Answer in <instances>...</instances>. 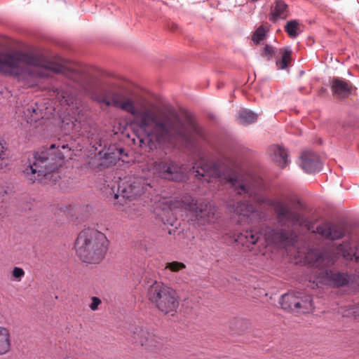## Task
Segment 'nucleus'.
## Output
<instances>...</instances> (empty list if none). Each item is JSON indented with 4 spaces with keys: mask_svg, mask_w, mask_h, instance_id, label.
<instances>
[{
    "mask_svg": "<svg viewBox=\"0 0 359 359\" xmlns=\"http://www.w3.org/2000/svg\"><path fill=\"white\" fill-rule=\"evenodd\" d=\"M194 211L196 218L203 219L204 222H210L214 216V208L207 201L196 205Z\"/></svg>",
    "mask_w": 359,
    "mask_h": 359,
    "instance_id": "nucleus-23",
    "label": "nucleus"
},
{
    "mask_svg": "<svg viewBox=\"0 0 359 359\" xmlns=\"http://www.w3.org/2000/svg\"><path fill=\"white\" fill-rule=\"evenodd\" d=\"M109 241L103 233L86 229L79 234L75 249L81 260L88 264H99L104 257Z\"/></svg>",
    "mask_w": 359,
    "mask_h": 359,
    "instance_id": "nucleus-4",
    "label": "nucleus"
},
{
    "mask_svg": "<svg viewBox=\"0 0 359 359\" xmlns=\"http://www.w3.org/2000/svg\"><path fill=\"white\" fill-rule=\"evenodd\" d=\"M140 164L138 165L137 175L129 177L128 179L119 185L118 189L123 198L133 199L141 196L148 189L152 187L151 179H146L141 176Z\"/></svg>",
    "mask_w": 359,
    "mask_h": 359,
    "instance_id": "nucleus-10",
    "label": "nucleus"
},
{
    "mask_svg": "<svg viewBox=\"0 0 359 359\" xmlns=\"http://www.w3.org/2000/svg\"><path fill=\"white\" fill-rule=\"evenodd\" d=\"M288 13L287 5L283 0H277L271 8L270 20L285 19L287 17Z\"/></svg>",
    "mask_w": 359,
    "mask_h": 359,
    "instance_id": "nucleus-25",
    "label": "nucleus"
},
{
    "mask_svg": "<svg viewBox=\"0 0 359 359\" xmlns=\"http://www.w3.org/2000/svg\"><path fill=\"white\" fill-rule=\"evenodd\" d=\"M316 231L318 234L326 238L336 240L341 238L344 232L341 227L337 226H330L327 224H323L317 227Z\"/></svg>",
    "mask_w": 359,
    "mask_h": 359,
    "instance_id": "nucleus-19",
    "label": "nucleus"
},
{
    "mask_svg": "<svg viewBox=\"0 0 359 359\" xmlns=\"http://www.w3.org/2000/svg\"><path fill=\"white\" fill-rule=\"evenodd\" d=\"M196 177L208 182H218L229 184L238 195H245L258 204H266L273 208L276 219L281 228L267 227L263 235L268 244L285 246L292 243L296 233L292 229L294 226L304 224V216L295 210V200L290 196H282L273 200L266 198L261 192V182L255 185L252 182L238 180L236 173L225 165H218L201 158L192 168Z\"/></svg>",
    "mask_w": 359,
    "mask_h": 359,
    "instance_id": "nucleus-1",
    "label": "nucleus"
},
{
    "mask_svg": "<svg viewBox=\"0 0 359 359\" xmlns=\"http://www.w3.org/2000/svg\"><path fill=\"white\" fill-rule=\"evenodd\" d=\"M197 205L196 201L189 195L183 196L180 201H175L173 203L170 205V209H172V205L175 208H181L188 210L189 211H194Z\"/></svg>",
    "mask_w": 359,
    "mask_h": 359,
    "instance_id": "nucleus-26",
    "label": "nucleus"
},
{
    "mask_svg": "<svg viewBox=\"0 0 359 359\" xmlns=\"http://www.w3.org/2000/svg\"><path fill=\"white\" fill-rule=\"evenodd\" d=\"M331 90L335 98L347 97L353 91L352 84L344 79L334 78L331 81Z\"/></svg>",
    "mask_w": 359,
    "mask_h": 359,
    "instance_id": "nucleus-14",
    "label": "nucleus"
},
{
    "mask_svg": "<svg viewBox=\"0 0 359 359\" xmlns=\"http://www.w3.org/2000/svg\"><path fill=\"white\" fill-rule=\"evenodd\" d=\"M301 167L307 173L318 172L322 168L319 156L312 151H305L301 156Z\"/></svg>",
    "mask_w": 359,
    "mask_h": 359,
    "instance_id": "nucleus-13",
    "label": "nucleus"
},
{
    "mask_svg": "<svg viewBox=\"0 0 359 359\" xmlns=\"http://www.w3.org/2000/svg\"><path fill=\"white\" fill-rule=\"evenodd\" d=\"M79 123H78L77 120L75 119L72 121L71 123L68 122L67 120L62 121V128L68 131L76 130L77 131V128H79Z\"/></svg>",
    "mask_w": 359,
    "mask_h": 359,
    "instance_id": "nucleus-34",
    "label": "nucleus"
},
{
    "mask_svg": "<svg viewBox=\"0 0 359 359\" xmlns=\"http://www.w3.org/2000/svg\"><path fill=\"white\" fill-rule=\"evenodd\" d=\"M257 114L248 109L241 110L238 116V121L243 126L252 124L257 120Z\"/></svg>",
    "mask_w": 359,
    "mask_h": 359,
    "instance_id": "nucleus-27",
    "label": "nucleus"
},
{
    "mask_svg": "<svg viewBox=\"0 0 359 359\" xmlns=\"http://www.w3.org/2000/svg\"><path fill=\"white\" fill-rule=\"evenodd\" d=\"M269 30V29L267 25H262L253 33L252 40L257 44L259 43L265 39Z\"/></svg>",
    "mask_w": 359,
    "mask_h": 359,
    "instance_id": "nucleus-29",
    "label": "nucleus"
},
{
    "mask_svg": "<svg viewBox=\"0 0 359 359\" xmlns=\"http://www.w3.org/2000/svg\"><path fill=\"white\" fill-rule=\"evenodd\" d=\"M278 53L281 55V59L276 60V65L279 69H285L291 61L292 50L289 48H280Z\"/></svg>",
    "mask_w": 359,
    "mask_h": 359,
    "instance_id": "nucleus-28",
    "label": "nucleus"
},
{
    "mask_svg": "<svg viewBox=\"0 0 359 359\" xmlns=\"http://www.w3.org/2000/svg\"><path fill=\"white\" fill-rule=\"evenodd\" d=\"M12 336L9 328L0 326V355L8 353L11 349Z\"/></svg>",
    "mask_w": 359,
    "mask_h": 359,
    "instance_id": "nucleus-24",
    "label": "nucleus"
},
{
    "mask_svg": "<svg viewBox=\"0 0 359 359\" xmlns=\"http://www.w3.org/2000/svg\"><path fill=\"white\" fill-rule=\"evenodd\" d=\"M185 268L186 265L184 263L177 261L168 262L165 266V269H169L172 272H178L182 269H184Z\"/></svg>",
    "mask_w": 359,
    "mask_h": 359,
    "instance_id": "nucleus-32",
    "label": "nucleus"
},
{
    "mask_svg": "<svg viewBox=\"0 0 359 359\" xmlns=\"http://www.w3.org/2000/svg\"><path fill=\"white\" fill-rule=\"evenodd\" d=\"M62 148L65 149L67 148V145L64 144L62 146Z\"/></svg>",
    "mask_w": 359,
    "mask_h": 359,
    "instance_id": "nucleus-38",
    "label": "nucleus"
},
{
    "mask_svg": "<svg viewBox=\"0 0 359 359\" xmlns=\"http://www.w3.org/2000/svg\"><path fill=\"white\" fill-rule=\"evenodd\" d=\"M149 302L161 313L173 316L180 305L177 292L163 283L154 281L147 292Z\"/></svg>",
    "mask_w": 359,
    "mask_h": 359,
    "instance_id": "nucleus-7",
    "label": "nucleus"
},
{
    "mask_svg": "<svg viewBox=\"0 0 359 359\" xmlns=\"http://www.w3.org/2000/svg\"><path fill=\"white\" fill-rule=\"evenodd\" d=\"M299 22L297 20H290L287 22L285 26V31L287 32L288 36L292 39H294L297 36Z\"/></svg>",
    "mask_w": 359,
    "mask_h": 359,
    "instance_id": "nucleus-31",
    "label": "nucleus"
},
{
    "mask_svg": "<svg viewBox=\"0 0 359 359\" xmlns=\"http://www.w3.org/2000/svg\"><path fill=\"white\" fill-rule=\"evenodd\" d=\"M22 114L24 119L30 124L36 123L44 117L43 109L40 108L36 102H31L25 106Z\"/></svg>",
    "mask_w": 359,
    "mask_h": 359,
    "instance_id": "nucleus-17",
    "label": "nucleus"
},
{
    "mask_svg": "<svg viewBox=\"0 0 359 359\" xmlns=\"http://www.w3.org/2000/svg\"><path fill=\"white\" fill-rule=\"evenodd\" d=\"M8 153L6 142L0 140V170L5 168L8 164Z\"/></svg>",
    "mask_w": 359,
    "mask_h": 359,
    "instance_id": "nucleus-30",
    "label": "nucleus"
},
{
    "mask_svg": "<svg viewBox=\"0 0 359 359\" xmlns=\"http://www.w3.org/2000/svg\"><path fill=\"white\" fill-rule=\"evenodd\" d=\"M232 209L233 212L241 219H249L252 221L254 218H257L259 216V212L249 201H241L236 206L233 205Z\"/></svg>",
    "mask_w": 359,
    "mask_h": 359,
    "instance_id": "nucleus-15",
    "label": "nucleus"
},
{
    "mask_svg": "<svg viewBox=\"0 0 359 359\" xmlns=\"http://www.w3.org/2000/svg\"><path fill=\"white\" fill-rule=\"evenodd\" d=\"M64 154L59 149V146L51 144L49 147H42L33 153L30 165L24 171L27 180L33 184L42 177L54 172L62 165Z\"/></svg>",
    "mask_w": 359,
    "mask_h": 359,
    "instance_id": "nucleus-5",
    "label": "nucleus"
},
{
    "mask_svg": "<svg viewBox=\"0 0 359 359\" xmlns=\"http://www.w3.org/2000/svg\"><path fill=\"white\" fill-rule=\"evenodd\" d=\"M132 341L150 351H154L161 346L160 338L141 326H137L133 329Z\"/></svg>",
    "mask_w": 359,
    "mask_h": 359,
    "instance_id": "nucleus-12",
    "label": "nucleus"
},
{
    "mask_svg": "<svg viewBox=\"0 0 359 359\" xmlns=\"http://www.w3.org/2000/svg\"><path fill=\"white\" fill-rule=\"evenodd\" d=\"M352 315L354 318L359 320V304L355 305L348 310V313L345 316Z\"/></svg>",
    "mask_w": 359,
    "mask_h": 359,
    "instance_id": "nucleus-36",
    "label": "nucleus"
},
{
    "mask_svg": "<svg viewBox=\"0 0 359 359\" xmlns=\"http://www.w3.org/2000/svg\"><path fill=\"white\" fill-rule=\"evenodd\" d=\"M140 164L138 165L137 175L129 177L128 179L119 185L118 189L123 198L133 199L141 196L148 189L152 187L151 179H146L141 176Z\"/></svg>",
    "mask_w": 359,
    "mask_h": 359,
    "instance_id": "nucleus-9",
    "label": "nucleus"
},
{
    "mask_svg": "<svg viewBox=\"0 0 359 359\" xmlns=\"http://www.w3.org/2000/svg\"><path fill=\"white\" fill-rule=\"evenodd\" d=\"M92 302L90 305V308L92 311H95L97 309L98 306L101 304V300L97 297H92Z\"/></svg>",
    "mask_w": 359,
    "mask_h": 359,
    "instance_id": "nucleus-37",
    "label": "nucleus"
},
{
    "mask_svg": "<svg viewBox=\"0 0 359 359\" xmlns=\"http://www.w3.org/2000/svg\"><path fill=\"white\" fill-rule=\"evenodd\" d=\"M308 262L312 266L323 268L334 264V259L327 252H312L306 257Z\"/></svg>",
    "mask_w": 359,
    "mask_h": 359,
    "instance_id": "nucleus-18",
    "label": "nucleus"
},
{
    "mask_svg": "<svg viewBox=\"0 0 359 359\" xmlns=\"http://www.w3.org/2000/svg\"><path fill=\"white\" fill-rule=\"evenodd\" d=\"M270 155L273 161L283 168L288 164L287 152L282 147L273 145L270 148Z\"/></svg>",
    "mask_w": 359,
    "mask_h": 359,
    "instance_id": "nucleus-22",
    "label": "nucleus"
},
{
    "mask_svg": "<svg viewBox=\"0 0 359 359\" xmlns=\"http://www.w3.org/2000/svg\"><path fill=\"white\" fill-rule=\"evenodd\" d=\"M25 271L20 267H14L12 271V276L17 280L20 281L21 279L25 276Z\"/></svg>",
    "mask_w": 359,
    "mask_h": 359,
    "instance_id": "nucleus-35",
    "label": "nucleus"
},
{
    "mask_svg": "<svg viewBox=\"0 0 359 359\" xmlns=\"http://www.w3.org/2000/svg\"><path fill=\"white\" fill-rule=\"evenodd\" d=\"M0 72L8 75L28 77H50L53 74H62L79 82L81 75L78 70L66 65L45 60L32 53L15 51L0 53Z\"/></svg>",
    "mask_w": 359,
    "mask_h": 359,
    "instance_id": "nucleus-3",
    "label": "nucleus"
},
{
    "mask_svg": "<svg viewBox=\"0 0 359 359\" xmlns=\"http://www.w3.org/2000/svg\"><path fill=\"white\" fill-rule=\"evenodd\" d=\"M99 101L133 116L145 133L140 142L150 150L173 147L178 141L191 143L203 135V129L191 120L183 121L175 111L160 110L151 103H136L122 93L109 91Z\"/></svg>",
    "mask_w": 359,
    "mask_h": 359,
    "instance_id": "nucleus-2",
    "label": "nucleus"
},
{
    "mask_svg": "<svg viewBox=\"0 0 359 359\" xmlns=\"http://www.w3.org/2000/svg\"><path fill=\"white\" fill-rule=\"evenodd\" d=\"M277 51L273 46L266 44L263 48V55L270 60L273 57H276Z\"/></svg>",
    "mask_w": 359,
    "mask_h": 359,
    "instance_id": "nucleus-33",
    "label": "nucleus"
},
{
    "mask_svg": "<svg viewBox=\"0 0 359 359\" xmlns=\"http://www.w3.org/2000/svg\"><path fill=\"white\" fill-rule=\"evenodd\" d=\"M280 304L282 309L299 313H310L314 309L312 297L302 292L283 294Z\"/></svg>",
    "mask_w": 359,
    "mask_h": 359,
    "instance_id": "nucleus-8",
    "label": "nucleus"
},
{
    "mask_svg": "<svg viewBox=\"0 0 359 359\" xmlns=\"http://www.w3.org/2000/svg\"><path fill=\"white\" fill-rule=\"evenodd\" d=\"M53 92L62 105L72 104L76 100V90L72 86H65L60 88H53Z\"/></svg>",
    "mask_w": 359,
    "mask_h": 359,
    "instance_id": "nucleus-16",
    "label": "nucleus"
},
{
    "mask_svg": "<svg viewBox=\"0 0 359 359\" xmlns=\"http://www.w3.org/2000/svg\"><path fill=\"white\" fill-rule=\"evenodd\" d=\"M354 278L355 276L353 274L337 270H323L318 276L320 283L337 287L348 285L354 281Z\"/></svg>",
    "mask_w": 359,
    "mask_h": 359,
    "instance_id": "nucleus-11",
    "label": "nucleus"
},
{
    "mask_svg": "<svg viewBox=\"0 0 359 359\" xmlns=\"http://www.w3.org/2000/svg\"><path fill=\"white\" fill-rule=\"evenodd\" d=\"M140 168L141 176L152 182L158 178L180 182L186 175L184 166L170 157L149 159L140 163Z\"/></svg>",
    "mask_w": 359,
    "mask_h": 359,
    "instance_id": "nucleus-6",
    "label": "nucleus"
},
{
    "mask_svg": "<svg viewBox=\"0 0 359 359\" xmlns=\"http://www.w3.org/2000/svg\"><path fill=\"white\" fill-rule=\"evenodd\" d=\"M337 253L344 258L351 260L359 261V243L353 246L350 243H343L337 247Z\"/></svg>",
    "mask_w": 359,
    "mask_h": 359,
    "instance_id": "nucleus-21",
    "label": "nucleus"
},
{
    "mask_svg": "<svg viewBox=\"0 0 359 359\" xmlns=\"http://www.w3.org/2000/svg\"><path fill=\"white\" fill-rule=\"evenodd\" d=\"M261 233L259 232L253 230H245L239 233L236 236L235 241L238 243L249 248L250 245H253L258 242Z\"/></svg>",
    "mask_w": 359,
    "mask_h": 359,
    "instance_id": "nucleus-20",
    "label": "nucleus"
}]
</instances>
